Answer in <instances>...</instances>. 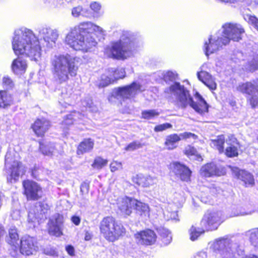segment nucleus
<instances>
[{
  "label": "nucleus",
  "mask_w": 258,
  "mask_h": 258,
  "mask_svg": "<svg viewBox=\"0 0 258 258\" xmlns=\"http://www.w3.org/2000/svg\"><path fill=\"white\" fill-rule=\"evenodd\" d=\"M94 32L102 33V28L90 22H83L71 29L65 38V42L76 50L87 52L97 42Z\"/></svg>",
  "instance_id": "f257e3e1"
},
{
  "label": "nucleus",
  "mask_w": 258,
  "mask_h": 258,
  "mask_svg": "<svg viewBox=\"0 0 258 258\" xmlns=\"http://www.w3.org/2000/svg\"><path fill=\"white\" fill-rule=\"evenodd\" d=\"M12 43L16 55H23L36 61L40 58L41 48L39 41L30 29L22 27L16 30Z\"/></svg>",
  "instance_id": "f03ea898"
},
{
  "label": "nucleus",
  "mask_w": 258,
  "mask_h": 258,
  "mask_svg": "<svg viewBox=\"0 0 258 258\" xmlns=\"http://www.w3.org/2000/svg\"><path fill=\"white\" fill-rule=\"evenodd\" d=\"M80 58L70 54L54 56L51 60L54 81L57 84L67 82L70 76L75 77L79 69Z\"/></svg>",
  "instance_id": "7ed1b4c3"
},
{
  "label": "nucleus",
  "mask_w": 258,
  "mask_h": 258,
  "mask_svg": "<svg viewBox=\"0 0 258 258\" xmlns=\"http://www.w3.org/2000/svg\"><path fill=\"white\" fill-rule=\"evenodd\" d=\"M136 48L134 35L129 31H123L119 40L107 46L104 53L109 58L125 59L133 55Z\"/></svg>",
  "instance_id": "20e7f679"
},
{
  "label": "nucleus",
  "mask_w": 258,
  "mask_h": 258,
  "mask_svg": "<svg viewBox=\"0 0 258 258\" xmlns=\"http://www.w3.org/2000/svg\"><path fill=\"white\" fill-rule=\"evenodd\" d=\"M169 90L176 97L177 105L179 107L184 109L189 105L200 114L208 111L207 102L199 93H196V102H195L189 95V91L179 83L175 82L170 86Z\"/></svg>",
  "instance_id": "39448f33"
},
{
  "label": "nucleus",
  "mask_w": 258,
  "mask_h": 258,
  "mask_svg": "<svg viewBox=\"0 0 258 258\" xmlns=\"http://www.w3.org/2000/svg\"><path fill=\"white\" fill-rule=\"evenodd\" d=\"M215 250H218L221 258H236L239 254V244L235 240L228 237H222L217 239L213 243Z\"/></svg>",
  "instance_id": "423d86ee"
},
{
  "label": "nucleus",
  "mask_w": 258,
  "mask_h": 258,
  "mask_svg": "<svg viewBox=\"0 0 258 258\" xmlns=\"http://www.w3.org/2000/svg\"><path fill=\"white\" fill-rule=\"evenodd\" d=\"M223 37L222 44H227L230 40L238 41L241 39V34L244 32L242 26L238 24L226 23L222 26Z\"/></svg>",
  "instance_id": "0eeeda50"
},
{
  "label": "nucleus",
  "mask_w": 258,
  "mask_h": 258,
  "mask_svg": "<svg viewBox=\"0 0 258 258\" xmlns=\"http://www.w3.org/2000/svg\"><path fill=\"white\" fill-rule=\"evenodd\" d=\"M144 90L139 83L134 82L129 85L114 89L112 95L117 99L125 100L134 97Z\"/></svg>",
  "instance_id": "6e6552de"
},
{
  "label": "nucleus",
  "mask_w": 258,
  "mask_h": 258,
  "mask_svg": "<svg viewBox=\"0 0 258 258\" xmlns=\"http://www.w3.org/2000/svg\"><path fill=\"white\" fill-rule=\"evenodd\" d=\"M5 165L9 176L7 180L11 183L16 182L20 175L25 172L24 167L22 163L18 161L14 160L12 163L10 159V155L7 154L5 157Z\"/></svg>",
  "instance_id": "1a4fd4ad"
},
{
  "label": "nucleus",
  "mask_w": 258,
  "mask_h": 258,
  "mask_svg": "<svg viewBox=\"0 0 258 258\" xmlns=\"http://www.w3.org/2000/svg\"><path fill=\"white\" fill-rule=\"evenodd\" d=\"M237 90L242 93L247 95L248 99L252 107H254L258 104V79L253 83L246 82L240 84Z\"/></svg>",
  "instance_id": "9d476101"
},
{
  "label": "nucleus",
  "mask_w": 258,
  "mask_h": 258,
  "mask_svg": "<svg viewBox=\"0 0 258 258\" xmlns=\"http://www.w3.org/2000/svg\"><path fill=\"white\" fill-rule=\"evenodd\" d=\"M222 222L221 212L208 211L204 215L201 224L206 230L212 231L217 229Z\"/></svg>",
  "instance_id": "9b49d317"
},
{
  "label": "nucleus",
  "mask_w": 258,
  "mask_h": 258,
  "mask_svg": "<svg viewBox=\"0 0 258 258\" xmlns=\"http://www.w3.org/2000/svg\"><path fill=\"white\" fill-rule=\"evenodd\" d=\"M49 209L48 205L45 202H37L30 209L28 215L29 223L39 222L46 218V213Z\"/></svg>",
  "instance_id": "f8f14e48"
},
{
  "label": "nucleus",
  "mask_w": 258,
  "mask_h": 258,
  "mask_svg": "<svg viewBox=\"0 0 258 258\" xmlns=\"http://www.w3.org/2000/svg\"><path fill=\"white\" fill-rule=\"evenodd\" d=\"M39 36L46 43L49 47L55 45L59 34L57 29L49 27H42L38 29Z\"/></svg>",
  "instance_id": "ddd939ff"
},
{
  "label": "nucleus",
  "mask_w": 258,
  "mask_h": 258,
  "mask_svg": "<svg viewBox=\"0 0 258 258\" xmlns=\"http://www.w3.org/2000/svg\"><path fill=\"white\" fill-rule=\"evenodd\" d=\"M24 194L27 199L37 200L42 196V188L36 182L32 180H25L23 182Z\"/></svg>",
  "instance_id": "4468645a"
},
{
  "label": "nucleus",
  "mask_w": 258,
  "mask_h": 258,
  "mask_svg": "<svg viewBox=\"0 0 258 258\" xmlns=\"http://www.w3.org/2000/svg\"><path fill=\"white\" fill-rule=\"evenodd\" d=\"M200 172L202 176L210 177L222 176L225 174L226 171L223 166L211 162L203 166Z\"/></svg>",
  "instance_id": "2eb2a0df"
},
{
  "label": "nucleus",
  "mask_w": 258,
  "mask_h": 258,
  "mask_svg": "<svg viewBox=\"0 0 258 258\" xmlns=\"http://www.w3.org/2000/svg\"><path fill=\"white\" fill-rule=\"evenodd\" d=\"M125 76V72L123 68H110L108 70V75H103L101 77L102 82L100 85L105 87L114 81L122 79Z\"/></svg>",
  "instance_id": "dca6fc26"
},
{
  "label": "nucleus",
  "mask_w": 258,
  "mask_h": 258,
  "mask_svg": "<svg viewBox=\"0 0 258 258\" xmlns=\"http://www.w3.org/2000/svg\"><path fill=\"white\" fill-rule=\"evenodd\" d=\"M197 136L189 132H184L179 135L171 134L166 137L165 146L168 150H173L177 147L176 144L180 140L189 138L196 139Z\"/></svg>",
  "instance_id": "f3484780"
},
{
  "label": "nucleus",
  "mask_w": 258,
  "mask_h": 258,
  "mask_svg": "<svg viewBox=\"0 0 258 258\" xmlns=\"http://www.w3.org/2000/svg\"><path fill=\"white\" fill-rule=\"evenodd\" d=\"M35 239L28 235L23 236L21 240L20 252L23 255L33 254L37 250Z\"/></svg>",
  "instance_id": "a211bd4d"
},
{
  "label": "nucleus",
  "mask_w": 258,
  "mask_h": 258,
  "mask_svg": "<svg viewBox=\"0 0 258 258\" xmlns=\"http://www.w3.org/2000/svg\"><path fill=\"white\" fill-rule=\"evenodd\" d=\"M63 216L59 214L54 215L49 221L48 232L51 235L59 236L62 235L61 226Z\"/></svg>",
  "instance_id": "6ab92c4d"
},
{
  "label": "nucleus",
  "mask_w": 258,
  "mask_h": 258,
  "mask_svg": "<svg viewBox=\"0 0 258 258\" xmlns=\"http://www.w3.org/2000/svg\"><path fill=\"white\" fill-rule=\"evenodd\" d=\"M136 199L124 197L119 198L117 201V207L123 215H130L133 210Z\"/></svg>",
  "instance_id": "aec40b11"
},
{
  "label": "nucleus",
  "mask_w": 258,
  "mask_h": 258,
  "mask_svg": "<svg viewBox=\"0 0 258 258\" xmlns=\"http://www.w3.org/2000/svg\"><path fill=\"white\" fill-rule=\"evenodd\" d=\"M223 37L217 36V38H212L211 36L208 41H206L204 45L205 51L206 56H208L209 54H212L221 47L222 45H225L222 44Z\"/></svg>",
  "instance_id": "412c9836"
},
{
  "label": "nucleus",
  "mask_w": 258,
  "mask_h": 258,
  "mask_svg": "<svg viewBox=\"0 0 258 258\" xmlns=\"http://www.w3.org/2000/svg\"><path fill=\"white\" fill-rule=\"evenodd\" d=\"M50 126L49 121L44 118L36 119L31 126L33 132L37 136H43Z\"/></svg>",
  "instance_id": "4be33fe9"
},
{
  "label": "nucleus",
  "mask_w": 258,
  "mask_h": 258,
  "mask_svg": "<svg viewBox=\"0 0 258 258\" xmlns=\"http://www.w3.org/2000/svg\"><path fill=\"white\" fill-rule=\"evenodd\" d=\"M226 143L228 146L226 148L225 154L230 158L237 157L238 155V149L239 148L237 139L234 136L230 135L226 140Z\"/></svg>",
  "instance_id": "5701e85b"
},
{
  "label": "nucleus",
  "mask_w": 258,
  "mask_h": 258,
  "mask_svg": "<svg viewBox=\"0 0 258 258\" xmlns=\"http://www.w3.org/2000/svg\"><path fill=\"white\" fill-rule=\"evenodd\" d=\"M233 175L244 182L245 186L252 185L254 184V179L252 175L249 172L243 170H240L237 167L232 169Z\"/></svg>",
  "instance_id": "b1692460"
},
{
  "label": "nucleus",
  "mask_w": 258,
  "mask_h": 258,
  "mask_svg": "<svg viewBox=\"0 0 258 258\" xmlns=\"http://www.w3.org/2000/svg\"><path fill=\"white\" fill-rule=\"evenodd\" d=\"M173 171L183 181H187L190 176L191 171L185 166L178 162L173 163Z\"/></svg>",
  "instance_id": "393cba45"
},
{
  "label": "nucleus",
  "mask_w": 258,
  "mask_h": 258,
  "mask_svg": "<svg viewBox=\"0 0 258 258\" xmlns=\"http://www.w3.org/2000/svg\"><path fill=\"white\" fill-rule=\"evenodd\" d=\"M109 231L111 233L108 235H103V236L108 240L110 241H114L118 239V238L124 234L125 232V229L122 224L116 223L114 225L113 228H111Z\"/></svg>",
  "instance_id": "a878e982"
},
{
  "label": "nucleus",
  "mask_w": 258,
  "mask_h": 258,
  "mask_svg": "<svg viewBox=\"0 0 258 258\" xmlns=\"http://www.w3.org/2000/svg\"><path fill=\"white\" fill-rule=\"evenodd\" d=\"M11 68L14 74L22 75L26 72L27 63L26 61L22 57H18L13 61Z\"/></svg>",
  "instance_id": "bb28decb"
},
{
  "label": "nucleus",
  "mask_w": 258,
  "mask_h": 258,
  "mask_svg": "<svg viewBox=\"0 0 258 258\" xmlns=\"http://www.w3.org/2000/svg\"><path fill=\"white\" fill-rule=\"evenodd\" d=\"M116 223V220L112 217H106L103 219L100 223V230L101 233L103 235H108L111 232L109 231L111 228H113Z\"/></svg>",
  "instance_id": "cd10ccee"
},
{
  "label": "nucleus",
  "mask_w": 258,
  "mask_h": 258,
  "mask_svg": "<svg viewBox=\"0 0 258 258\" xmlns=\"http://www.w3.org/2000/svg\"><path fill=\"white\" fill-rule=\"evenodd\" d=\"M197 76L199 80L202 81L210 89L214 90L216 88V84L212 76L207 72H198Z\"/></svg>",
  "instance_id": "c85d7f7f"
},
{
  "label": "nucleus",
  "mask_w": 258,
  "mask_h": 258,
  "mask_svg": "<svg viewBox=\"0 0 258 258\" xmlns=\"http://www.w3.org/2000/svg\"><path fill=\"white\" fill-rule=\"evenodd\" d=\"M140 238V242L146 245H151L156 241V236L154 232L148 229L138 234V237Z\"/></svg>",
  "instance_id": "c756f323"
},
{
  "label": "nucleus",
  "mask_w": 258,
  "mask_h": 258,
  "mask_svg": "<svg viewBox=\"0 0 258 258\" xmlns=\"http://www.w3.org/2000/svg\"><path fill=\"white\" fill-rule=\"evenodd\" d=\"M133 181L139 185L149 187L156 182V179L150 176H145L142 174H138L133 177Z\"/></svg>",
  "instance_id": "7c9ffc66"
},
{
  "label": "nucleus",
  "mask_w": 258,
  "mask_h": 258,
  "mask_svg": "<svg viewBox=\"0 0 258 258\" xmlns=\"http://www.w3.org/2000/svg\"><path fill=\"white\" fill-rule=\"evenodd\" d=\"M13 104V98L11 94L6 91H0V108L7 109Z\"/></svg>",
  "instance_id": "2f4dec72"
},
{
  "label": "nucleus",
  "mask_w": 258,
  "mask_h": 258,
  "mask_svg": "<svg viewBox=\"0 0 258 258\" xmlns=\"http://www.w3.org/2000/svg\"><path fill=\"white\" fill-rule=\"evenodd\" d=\"M94 141L91 139L84 140L78 147L77 154L78 155L90 152L93 148Z\"/></svg>",
  "instance_id": "473e14b6"
},
{
  "label": "nucleus",
  "mask_w": 258,
  "mask_h": 258,
  "mask_svg": "<svg viewBox=\"0 0 258 258\" xmlns=\"http://www.w3.org/2000/svg\"><path fill=\"white\" fill-rule=\"evenodd\" d=\"M19 235L15 226H11L9 230V236L6 238L7 242L15 247L19 245Z\"/></svg>",
  "instance_id": "72a5a7b5"
},
{
  "label": "nucleus",
  "mask_w": 258,
  "mask_h": 258,
  "mask_svg": "<svg viewBox=\"0 0 258 258\" xmlns=\"http://www.w3.org/2000/svg\"><path fill=\"white\" fill-rule=\"evenodd\" d=\"M245 236L249 238L251 244L258 250V228L246 231Z\"/></svg>",
  "instance_id": "f704fd0d"
},
{
  "label": "nucleus",
  "mask_w": 258,
  "mask_h": 258,
  "mask_svg": "<svg viewBox=\"0 0 258 258\" xmlns=\"http://www.w3.org/2000/svg\"><path fill=\"white\" fill-rule=\"evenodd\" d=\"M133 209H135L137 212L140 215H144L145 216H148L149 215L148 205L137 200H136V202L134 203Z\"/></svg>",
  "instance_id": "c9c22d12"
},
{
  "label": "nucleus",
  "mask_w": 258,
  "mask_h": 258,
  "mask_svg": "<svg viewBox=\"0 0 258 258\" xmlns=\"http://www.w3.org/2000/svg\"><path fill=\"white\" fill-rule=\"evenodd\" d=\"M39 149L42 153L46 156H52L56 152V149L53 144H43L40 143Z\"/></svg>",
  "instance_id": "e433bc0d"
},
{
  "label": "nucleus",
  "mask_w": 258,
  "mask_h": 258,
  "mask_svg": "<svg viewBox=\"0 0 258 258\" xmlns=\"http://www.w3.org/2000/svg\"><path fill=\"white\" fill-rule=\"evenodd\" d=\"M173 205H170L163 211V215L166 220H174L178 221L177 211L172 210Z\"/></svg>",
  "instance_id": "4c0bfd02"
},
{
  "label": "nucleus",
  "mask_w": 258,
  "mask_h": 258,
  "mask_svg": "<svg viewBox=\"0 0 258 258\" xmlns=\"http://www.w3.org/2000/svg\"><path fill=\"white\" fill-rule=\"evenodd\" d=\"M72 14L75 17H78L82 16L86 18H91L92 15L89 10L83 9L81 6H78L73 8L72 10Z\"/></svg>",
  "instance_id": "58836bf2"
},
{
  "label": "nucleus",
  "mask_w": 258,
  "mask_h": 258,
  "mask_svg": "<svg viewBox=\"0 0 258 258\" xmlns=\"http://www.w3.org/2000/svg\"><path fill=\"white\" fill-rule=\"evenodd\" d=\"M158 232L161 237L163 243L165 245L169 244L172 240V236L169 230L165 228L158 229Z\"/></svg>",
  "instance_id": "ea45409f"
},
{
  "label": "nucleus",
  "mask_w": 258,
  "mask_h": 258,
  "mask_svg": "<svg viewBox=\"0 0 258 258\" xmlns=\"http://www.w3.org/2000/svg\"><path fill=\"white\" fill-rule=\"evenodd\" d=\"M225 142L224 137L222 135L218 136L215 140H212L211 141L210 145L212 147L217 149L220 153L224 152L223 145Z\"/></svg>",
  "instance_id": "a19ab883"
},
{
  "label": "nucleus",
  "mask_w": 258,
  "mask_h": 258,
  "mask_svg": "<svg viewBox=\"0 0 258 258\" xmlns=\"http://www.w3.org/2000/svg\"><path fill=\"white\" fill-rule=\"evenodd\" d=\"M83 115L79 112H74L67 116V118L64 120V123L67 125L72 124L74 121H77V119H82Z\"/></svg>",
  "instance_id": "79ce46f5"
},
{
  "label": "nucleus",
  "mask_w": 258,
  "mask_h": 258,
  "mask_svg": "<svg viewBox=\"0 0 258 258\" xmlns=\"http://www.w3.org/2000/svg\"><path fill=\"white\" fill-rule=\"evenodd\" d=\"M159 115V112L155 109L144 110L142 112V117L146 119H153Z\"/></svg>",
  "instance_id": "37998d69"
},
{
  "label": "nucleus",
  "mask_w": 258,
  "mask_h": 258,
  "mask_svg": "<svg viewBox=\"0 0 258 258\" xmlns=\"http://www.w3.org/2000/svg\"><path fill=\"white\" fill-rule=\"evenodd\" d=\"M248 62L250 71L258 69V54H253L252 56H250L248 59Z\"/></svg>",
  "instance_id": "c03bdc74"
},
{
  "label": "nucleus",
  "mask_w": 258,
  "mask_h": 258,
  "mask_svg": "<svg viewBox=\"0 0 258 258\" xmlns=\"http://www.w3.org/2000/svg\"><path fill=\"white\" fill-rule=\"evenodd\" d=\"M204 232V230H201L199 228L197 229L196 227L192 226L189 230L190 239L192 241L196 240Z\"/></svg>",
  "instance_id": "a18cd8bd"
},
{
  "label": "nucleus",
  "mask_w": 258,
  "mask_h": 258,
  "mask_svg": "<svg viewBox=\"0 0 258 258\" xmlns=\"http://www.w3.org/2000/svg\"><path fill=\"white\" fill-rule=\"evenodd\" d=\"M107 163V160L103 159L100 157H98L94 160L92 166L97 169H100L105 166Z\"/></svg>",
  "instance_id": "49530a36"
},
{
  "label": "nucleus",
  "mask_w": 258,
  "mask_h": 258,
  "mask_svg": "<svg viewBox=\"0 0 258 258\" xmlns=\"http://www.w3.org/2000/svg\"><path fill=\"white\" fill-rule=\"evenodd\" d=\"M2 84L3 87L6 89H12L14 86L13 81L8 76L3 77L2 79Z\"/></svg>",
  "instance_id": "de8ad7c7"
},
{
  "label": "nucleus",
  "mask_w": 258,
  "mask_h": 258,
  "mask_svg": "<svg viewBox=\"0 0 258 258\" xmlns=\"http://www.w3.org/2000/svg\"><path fill=\"white\" fill-rule=\"evenodd\" d=\"M142 144L139 141H134L129 144L125 148L126 151H133L135 150L141 148Z\"/></svg>",
  "instance_id": "09e8293b"
},
{
  "label": "nucleus",
  "mask_w": 258,
  "mask_h": 258,
  "mask_svg": "<svg viewBox=\"0 0 258 258\" xmlns=\"http://www.w3.org/2000/svg\"><path fill=\"white\" fill-rule=\"evenodd\" d=\"M176 78V74L170 71H168L163 75V79L166 83L174 81Z\"/></svg>",
  "instance_id": "8fccbe9b"
},
{
  "label": "nucleus",
  "mask_w": 258,
  "mask_h": 258,
  "mask_svg": "<svg viewBox=\"0 0 258 258\" xmlns=\"http://www.w3.org/2000/svg\"><path fill=\"white\" fill-rule=\"evenodd\" d=\"M172 127V125L169 123H165L156 125L154 127V131L156 132H162L167 128H170Z\"/></svg>",
  "instance_id": "3c124183"
},
{
  "label": "nucleus",
  "mask_w": 258,
  "mask_h": 258,
  "mask_svg": "<svg viewBox=\"0 0 258 258\" xmlns=\"http://www.w3.org/2000/svg\"><path fill=\"white\" fill-rule=\"evenodd\" d=\"M184 153L188 157L191 156H198L196 149L194 147L190 146H188L186 147L184 150Z\"/></svg>",
  "instance_id": "603ef678"
},
{
  "label": "nucleus",
  "mask_w": 258,
  "mask_h": 258,
  "mask_svg": "<svg viewBox=\"0 0 258 258\" xmlns=\"http://www.w3.org/2000/svg\"><path fill=\"white\" fill-rule=\"evenodd\" d=\"M91 9L95 13V15L93 16L94 17H98L99 11L101 9V5L97 2H93L90 4Z\"/></svg>",
  "instance_id": "864d4df0"
},
{
  "label": "nucleus",
  "mask_w": 258,
  "mask_h": 258,
  "mask_svg": "<svg viewBox=\"0 0 258 258\" xmlns=\"http://www.w3.org/2000/svg\"><path fill=\"white\" fill-rule=\"evenodd\" d=\"M110 168L111 172H115L122 168V164L121 162L113 161L110 164Z\"/></svg>",
  "instance_id": "5fc2aeb1"
},
{
  "label": "nucleus",
  "mask_w": 258,
  "mask_h": 258,
  "mask_svg": "<svg viewBox=\"0 0 258 258\" xmlns=\"http://www.w3.org/2000/svg\"><path fill=\"white\" fill-rule=\"evenodd\" d=\"M248 22L258 31V19L253 16H247Z\"/></svg>",
  "instance_id": "6e6d98bb"
},
{
  "label": "nucleus",
  "mask_w": 258,
  "mask_h": 258,
  "mask_svg": "<svg viewBox=\"0 0 258 258\" xmlns=\"http://www.w3.org/2000/svg\"><path fill=\"white\" fill-rule=\"evenodd\" d=\"M89 190V185L87 183L84 182L81 184L80 186V190L82 195L88 194Z\"/></svg>",
  "instance_id": "4d7b16f0"
},
{
  "label": "nucleus",
  "mask_w": 258,
  "mask_h": 258,
  "mask_svg": "<svg viewBox=\"0 0 258 258\" xmlns=\"http://www.w3.org/2000/svg\"><path fill=\"white\" fill-rule=\"evenodd\" d=\"M44 253L48 255L54 256L57 255L56 251L52 248L47 247L44 249Z\"/></svg>",
  "instance_id": "13d9d810"
},
{
  "label": "nucleus",
  "mask_w": 258,
  "mask_h": 258,
  "mask_svg": "<svg viewBox=\"0 0 258 258\" xmlns=\"http://www.w3.org/2000/svg\"><path fill=\"white\" fill-rule=\"evenodd\" d=\"M218 2L224 3L235 4L237 3L243 2L245 0H217Z\"/></svg>",
  "instance_id": "bf43d9fd"
},
{
  "label": "nucleus",
  "mask_w": 258,
  "mask_h": 258,
  "mask_svg": "<svg viewBox=\"0 0 258 258\" xmlns=\"http://www.w3.org/2000/svg\"><path fill=\"white\" fill-rule=\"evenodd\" d=\"M71 221L76 225H79L81 222V219L79 216H73L71 218Z\"/></svg>",
  "instance_id": "052dcab7"
},
{
  "label": "nucleus",
  "mask_w": 258,
  "mask_h": 258,
  "mask_svg": "<svg viewBox=\"0 0 258 258\" xmlns=\"http://www.w3.org/2000/svg\"><path fill=\"white\" fill-rule=\"evenodd\" d=\"M221 191H222V190L219 187H217L215 185H213L211 188V191L213 194H219Z\"/></svg>",
  "instance_id": "680f3d73"
},
{
  "label": "nucleus",
  "mask_w": 258,
  "mask_h": 258,
  "mask_svg": "<svg viewBox=\"0 0 258 258\" xmlns=\"http://www.w3.org/2000/svg\"><path fill=\"white\" fill-rule=\"evenodd\" d=\"M66 250L70 255H74V248L71 245H68L66 247Z\"/></svg>",
  "instance_id": "e2e57ef3"
},
{
  "label": "nucleus",
  "mask_w": 258,
  "mask_h": 258,
  "mask_svg": "<svg viewBox=\"0 0 258 258\" xmlns=\"http://www.w3.org/2000/svg\"><path fill=\"white\" fill-rule=\"evenodd\" d=\"M19 215H20V212H19V211H16L13 212L11 214V216L12 217V218H13V219H17L18 217H19Z\"/></svg>",
  "instance_id": "0e129e2a"
},
{
  "label": "nucleus",
  "mask_w": 258,
  "mask_h": 258,
  "mask_svg": "<svg viewBox=\"0 0 258 258\" xmlns=\"http://www.w3.org/2000/svg\"><path fill=\"white\" fill-rule=\"evenodd\" d=\"M32 176L35 178H37V170L35 168L32 170Z\"/></svg>",
  "instance_id": "69168bd1"
},
{
  "label": "nucleus",
  "mask_w": 258,
  "mask_h": 258,
  "mask_svg": "<svg viewBox=\"0 0 258 258\" xmlns=\"http://www.w3.org/2000/svg\"><path fill=\"white\" fill-rule=\"evenodd\" d=\"M91 238V236L89 233L86 232L85 234V240H89Z\"/></svg>",
  "instance_id": "338daca9"
},
{
  "label": "nucleus",
  "mask_w": 258,
  "mask_h": 258,
  "mask_svg": "<svg viewBox=\"0 0 258 258\" xmlns=\"http://www.w3.org/2000/svg\"><path fill=\"white\" fill-rule=\"evenodd\" d=\"M246 258H258V256L254 255H249V256L246 257Z\"/></svg>",
  "instance_id": "774afa93"
}]
</instances>
